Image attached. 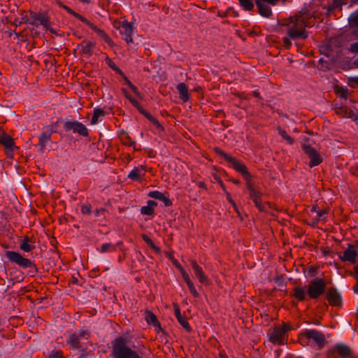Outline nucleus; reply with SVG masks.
Returning a JSON list of instances; mask_svg holds the SVG:
<instances>
[{"label":"nucleus","instance_id":"nucleus-7","mask_svg":"<svg viewBox=\"0 0 358 358\" xmlns=\"http://www.w3.org/2000/svg\"><path fill=\"white\" fill-rule=\"evenodd\" d=\"M326 282L324 279L315 278L308 284L307 294L311 299H316L325 292Z\"/></svg>","mask_w":358,"mask_h":358},{"label":"nucleus","instance_id":"nucleus-46","mask_svg":"<svg viewBox=\"0 0 358 358\" xmlns=\"http://www.w3.org/2000/svg\"><path fill=\"white\" fill-rule=\"evenodd\" d=\"M291 38L288 36H284L282 38L283 46L285 49L289 50L292 46Z\"/></svg>","mask_w":358,"mask_h":358},{"label":"nucleus","instance_id":"nucleus-6","mask_svg":"<svg viewBox=\"0 0 358 358\" xmlns=\"http://www.w3.org/2000/svg\"><path fill=\"white\" fill-rule=\"evenodd\" d=\"M122 91L124 96L130 101L133 106H134L141 115L145 117L152 124H153L156 127L157 129H158L161 131H164V127L159 123V122L154 116H152L148 111L145 110L140 105L138 101L134 98H133L129 94V92L127 91L125 88H122Z\"/></svg>","mask_w":358,"mask_h":358},{"label":"nucleus","instance_id":"nucleus-26","mask_svg":"<svg viewBox=\"0 0 358 358\" xmlns=\"http://www.w3.org/2000/svg\"><path fill=\"white\" fill-rule=\"evenodd\" d=\"M80 340L82 339L80 336H78V334L73 333L68 336L66 343L73 349H80L82 348Z\"/></svg>","mask_w":358,"mask_h":358},{"label":"nucleus","instance_id":"nucleus-36","mask_svg":"<svg viewBox=\"0 0 358 358\" xmlns=\"http://www.w3.org/2000/svg\"><path fill=\"white\" fill-rule=\"evenodd\" d=\"M45 358H65L63 352L56 348L50 352L49 355Z\"/></svg>","mask_w":358,"mask_h":358},{"label":"nucleus","instance_id":"nucleus-30","mask_svg":"<svg viewBox=\"0 0 358 358\" xmlns=\"http://www.w3.org/2000/svg\"><path fill=\"white\" fill-rule=\"evenodd\" d=\"M101 253L112 252L117 250V245L111 243H106L101 245L100 248L97 249Z\"/></svg>","mask_w":358,"mask_h":358},{"label":"nucleus","instance_id":"nucleus-18","mask_svg":"<svg viewBox=\"0 0 358 358\" xmlns=\"http://www.w3.org/2000/svg\"><path fill=\"white\" fill-rule=\"evenodd\" d=\"M145 320L149 325H152L155 328V331L159 334L163 331V329L159 322L157 316L150 310H146L145 311Z\"/></svg>","mask_w":358,"mask_h":358},{"label":"nucleus","instance_id":"nucleus-14","mask_svg":"<svg viewBox=\"0 0 358 358\" xmlns=\"http://www.w3.org/2000/svg\"><path fill=\"white\" fill-rule=\"evenodd\" d=\"M190 265L194 271V275L198 278L199 281L205 285H209L208 276L204 273L203 268L197 264L194 259L190 260Z\"/></svg>","mask_w":358,"mask_h":358},{"label":"nucleus","instance_id":"nucleus-16","mask_svg":"<svg viewBox=\"0 0 358 358\" xmlns=\"http://www.w3.org/2000/svg\"><path fill=\"white\" fill-rule=\"evenodd\" d=\"M120 34L123 36V39L127 42V43H133V33H134V27L132 24L127 21H124L120 27Z\"/></svg>","mask_w":358,"mask_h":358},{"label":"nucleus","instance_id":"nucleus-44","mask_svg":"<svg viewBox=\"0 0 358 358\" xmlns=\"http://www.w3.org/2000/svg\"><path fill=\"white\" fill-rule=\"evenodd\" d=\"M60 120L62 121V118H59L56 122H54V123L51 124L49 126L43 127V129H45L46 131H52V134L57 132V126H58V122Z\"/></svg>","mask_w":358,"mask_h":358},{"label":"nucleus","instance_id":"nucleus-37","mask_svg":"<svg viewBox=\"0 0 358 358\" xmlns=\"http://www.w3.org/2000/svg\"><path fill=\"white\" fill-rule=\"evenodd\" d=\"M349 24L351 27H358V10L350 16Z\"/></svg>","mask_w":358,"mask_h":358},{"label":"nucleus","instance_id":"nucleus-33","mask_svg":"<svg viewBox=\"0 0 358 358\" xmlns=\"http://www.w3.org/2000/svg\"><path fill=\"white\" fill-rule=\"evenodd\" d=\"M105 61L108 66L113 69L116 73L123 75V71L115 64V63L108 56L106 57Z\"/></svg>","mask_w":358,"mask_h":358},{"label":"nucleus","instance_id":"nucleus-4","mask_svg":"<svg viewBox=\"0 0 358 358\" xmlns=\"http://www.w3.org/2000/svg\"><path fill=\"white\" fill-rule=\"evenodd\" d=\"M5 255L11 263L17 264L23 269L29 268V273L34 276L38 273V268L36 264L29 259L24 257L20 252L15 251H6Z\"/></svg>","mask_w":358,"mask_h":358},{"label":"nucleus","instance_id":"nucleus-32","mask_svg":"<svg viewBox=\"0 0 358 358\" xmlns=\"http://www.w3.org/2000/svg\"><path fill=\"white\" fill-rule=\"evenodd\" d=\"M128 178L134 181H139L141 179V171L138 167H134L129 173Z\"/></svg>","mask_w":358,"mask_h":358},{"label":"nucleus","instance_id":"nucleus-54","mask_svg":"<svg viewBox=\"0 0 358 358\" xmlns=\"http://www.w3.org/2000/svg\"><path fill=\"white\" fill-rule=\"evenodd\" d=\"M236 95L241 99L248 100L250 99V95L245 94V92L237 93Z\"/></svg>","mask_w":358,"mask_h":358},{"label":"nucleus","instance_id":"nucleus-8","mask_svg":"<svg viewBox=\"0 0 358 358\" xmlns=\"http://www.w3.org/2000/svg\"><path fill=\"white\" fill-rule=\"evenodd\" d=\"M63 128L66 132L71 131L73 134H78L83 137H87L89 136V131L86 126L77 120L66 119L64 121Z\"/></svg>","mask_w":358,"mask_h":358},{"label":"nucleus","instance_id":"nucleus-19","mask_svg":"<svg viewBox=\"0 0 358 358\" xmlns=\"http://www.w3.org/2000/svg\"><path fill=\"white\" fill-rule=\"evenodd\" d=\"M335 351H336L338 355L343 358L348 357L352 354L350 347L343 343L336 344L334 349L329 350L328 351V355H331L335 352Z\"/></svg>","mask_w":358,"mask_h":358},{"label":"nucleus","instance_id":"nucleus-9","mask_svg":"<svg viewBox=\"0 0 358 358\" xmlns=\"http://www.w3.org/2000/svg\"><path fill=\"white\" fill-rule=\"evenodd\" d=\"M291 330L289 324L283 323L281 327H275L269 336V341L274 345L284 344L287 333Z\"/></svg>","mask_w":358,"mask_h":358},{"label":"nucleus","instance_id":"nucleus-41","mask_svg":"<svg viewBox=\"0 0 358 358\" xmlns=\"http://www.w3.org/2000/svg\"><path fill=\"white\" fill-rule=\"evenodd\" d=\"M78 334V336H80L81 339L88 340L90 336V331L85 327L80 329Z\"/></svg>","mask_w":358,"mask_h":358},{"label":"nucleus","instance_id":"nucleus-49","mask_svg":"<svg viewBox=\"0 0 358 358\" xmlns=\"http://www.w3.org/2000/svg\"><path fill=\"white\" fill-rule=\"evenodd\" d=\"M160 201L164 203V205L166 207L171 206L173 204L172 201L169 197L166 196L164 194L162 196Z\"/></svg>","mask_w":358,"mask_h":358},{"label":"nucleus","instance_id":"nucleus-58","mask_svg":"<svg viewBox=\"0 0 358 358\" xmlns=\"http://www.w3.org/2000/svg\"><path fill=\"white\" fill-rule=\"evenodd\" d=\"M327 214V210H318V211H317V215L318 217H320V218H322L324 219V216Z\"/></svg>","mask_w":358,"mask_h":358},{"label":"nucleus","instance_id":"nucleus-40","mask_svg":"<svg viewBox=\"0 0 358 358\" xmlns=\"http://www.w3.org/2000/svg\"><path fill=\"white\" fill-rule=\"evenodd\" d=\"M279 134L282 136L283 139L286 140L289 145H292L294 143V139L289 135L287 134L285 130L280 129L279 131Z\"/></svg>","mask_w":358,"mask_h":358},{"label":"nucleus","instance_id":"nucleus-61","mask_svg":"<svg viewBox=\"0 0 358 358\" xmlns=\"http://www.w3.org/2000/svg\"><path fill=\"white\" fill-rule=\"evenodd\" d=\"M122 78L125 81V83L129 87H131V85H133L134 84L129 80V78L125 76V74L123 73V75H120Z\"/></svg>","mask_w":358,"mask_h":358},{"label":"nucleus","instance_id":"nucleus-3","mask_svg":"<svg viewBox=\"0 0 358 358\" xmlns=\"http://www.w3.org/2000/svg\"><path fill=\"white\" fill-rule=\"evenodd\" d=\"M127 338L121 336L112 341V355L115 358H143L127 345Z\"/></svg>","mask_w":358,"mask_h":358},{"label":"nucleus","instance_id":"nucleus-39","mask_svg":"<svg viewBox=\"0 0 358 358\" xmlns=\"http://www.w3.org/2000/svg\"><path fill=\"white\" fill-rule=\"evenodd\" d=\"M141 213L145 215H152L155 214V210L147 205L141 208Z\"/></svg>","mask_w":358,"mask_h":358},{"label":"nucleus","instance_id":"nucleus-23","mask_svg":"<svg viewBox=\"0 0 358 358\" xmlns=\"http://www.w3.org/2000/svg\"><path fill=\"white\" fill-rule=\"evenodd\" d=\"M52 134V131H46L45 129H43V131L41 134V135L38 137V146L40 147V151L43 152L45 149L46 144L48 141L51 139V136Z\"/></svg>","mask_w":358,"mask_h":358},{"label":"nucleus","instance_id":"nucleus-57","mask_svg":"<svg viewBox=\"0 0 358 358\" xmlns=\"http://www.w3.org/2000/svg\"><path fill=\"white\" fill-rule=\"evenodd\" d=\"M196 184L199 188L207 190V186L203 181H197Z\"/></svg>","mask_w":358,"mask_h":358},{"label":"nucleus","instance_id":"nucleus-55","mask_svg":"<svg viewBox=\"0 0 358 358\" xmlns=\"http://www.w3.org/2000/svg\"><path fill=\"white\" fill-rule=\"evenodd\" d=\"M106 211V209L105 208H101L96 209L94 213L96 217H99V215L103 214Z\"/></svg>","mask_w":358,"mask_h":358},{"label":"nucleus","instance_id":"nucleus-53","mask_svg":"<svg viewBox=\"0 0 358 358\" xmlns=\"http://www.w3.org/2000/svg\"><path fill=\"white\" fill-rule=\"evenodd\" d=\"M350 50L354 53H358V42L352 43L350 45Z\"/></svg>","mask_w":358,"mask_h":358},{"label":"nucleus","instance_id":"nucleus-38","mask_svg":"<svg viewBox=\"0 0 358 358\" xmlns=\"http://www.w3.org/2000/svg\"><path fill=\"white\" fill-rule=\"evenodd\" d=\"M349 24L351 27H358V10L350 16Z\"/></svg>","mask_w":358,"mask_h":358},{"label":"nucleus","instance_id":"nucleus-1","mask_svg":"<svg viewBox=\"0 0 358 358\" xmlns=\"http://www.w3.org/2000/svg\"><path fill=\"white\" fill-rule=\"evenodd\" d=\"M214 152L223 158L227 162H228L231 167H232L236 171L239 173L245 181V187L248 192L250 199L253 201L256 208L260 212L266 213L271 208V204L269 202H262V197L263 193L257 187L255 182L252 180V176L248 171V169L245 164L241 160L237 159L235 157H231L221 148L215 147L213 149Z\"/></svg>","mask_w":358,"mask_h":358},{"label":"nucleus","instance_id":"nucleus-52","mask_svg":"<svg viewBox=\"0 0 358 358\" xmlns=\"http://www.w3.org/2000/svg\"><path fill=\"white\" fill-rule=\"evenodd\" d=\"M93 114L99 117L100 116H103L105 115V112L101 108H96L93 110Z\"/></svg>","mask_w":358,"mask_h":358},{"label":"nucleus","instance_id":"nucleus-43","mask_svg":"<svg viewBox=\"0 0 358 358\" xmlns=\"http://www.w3.org/2000/svg\"><path fill=\"white\" fill-rule=\"evenodd\" d=\"M164 195V194L159 191H157V190H155V191H151L148 193V196L150 198H153V199H157V200H161L162 196Z\"/></svg>","mask_w":358,"mask_h":358},{"label":"nucleus","instance_id":"nucleus-13","mask_svg":"<svg viewBox=\"0 0 358 358\" xmlns=\"http://www.w3.org/2000/svg\"><path fill=\"white\" fill-rule=\"evenodd\" d=\"M89 26L103 41L108 44L110 47H113L115 45V43L110 38V37L106 33V31L103 29H99L94 24L90 22L87 18L86 20L83 22Z\"/></svg>","mask_w":358,"mask_h":358},{"label":"nucleus","instance_id":"nucleus-42","mask_svg":"<svg viewBox=\"0 0 358 358\" xmlns=\"http://www.w3.org/2000/svg\"><path fill=\"white\" fill-rule=\"evenodd\" d=\"M78 334V336H80L81 339L88 340L90 336V331L85 327L80 329Z\"/></svg>","mask_w":358,"mask_h":358},{"label":"nucleus","instance_id":"nucleus-10","mask_svg":"<svg viewBox=\"0 0 358 358\" xmlns=\"http://www.w3.org/2000/svg\"><path fill=\"white\" fill-rule=\"evenodd\" d=\"M301 148L310 159L308 165L310 168L318 166L322 162L323 158L320 152L310 145L303 144Z\"/></svg>","mask_w":358,"mask_h":358},{"label":"nucleus","instance_id":"nucleus-56","mask_svg":"<svg viewBox=\"0 0 358 358\" xmlns=\"http://www.w3.org/2000/svg\"><path fill=\"white\" fill-rule=\"evenodd\" d=\"M124 144L128 145V146H132L135 144V142L131 140V138L129 136L126 137V140L123 142Z\"/></svg>","mask_w":358,"mask_h":358},{"label":"nucleus","instance_id":"nucleus-31","mask_svg":"<svg viewBox=\"0 0 358 358\" xmlns=\"http://www.w3.org/2000/svg\"><path fill=\"white\" fill-rule=\"evenodd\" d=\"M184 280L185 281L190 293L192 294V296L195 298H199L200 296L199 292L196 291L194 282L190 279L189 276H188L187 278H185Z\"/></svg>","mask_w":358,"mask_h":358},{"label":"nucleus","instance_id":"nucleus-20","mask_svg":"<svg viewBox=\"0 0 358 358\" xmlns=\"http://www.w3.org/2000/svg\"><path fill=\"white\" fill-rule=\"evenodd\" d=\"M173 308L174 314L178 322L186 330L187 332L190 333L192 331V329L187 322V318L182 315L179 306L177 303H173Z\"/></svg>","mask_w":358,"mask_h":358},{"label":"nucleus","instance_id":"nucleus-45","mask_svg":"<svg viewBox=\"0 0 358 358\" xmlns=\"http://www.w3.org/2000/svg\"><path fill=\"white\" fill-rule=\"evenodd\" d=\"M83 214L90 215L92 213V206L90 204L83 205L80 208Z\"/></svg>","mask_w":358,"mask_h":358},{"label":"nucleus","instance_id":"nucleus-2","mask_svg":"<svg viewBox=\"0 0 358 358\" xmlns=\"http://www.w3.org/2000/svg\"><path fill=\"white\" fill-rule=\"evenodd\" d=\"M313 17V15L310 13V16L304 15L301 17H289L288 19H283L280 22L282 27H285L287 34L292 40L299 38L305 40L308 37V33L306 30V27H310L313 25L312 22L310 20Z\"/></svg>","mask_w":358,"mask_h":358},{"label":"nucleus","instance_id":"nucleus-51","mask_svg":"<svg viewBox=\"0 0 358 358\" xmlns=\"http://www.w3.org/2000/svg\"><path fill=\"white\" fill-rule=\"evenodd\" d=\"M310 11L307 8H302L298 13L294 15L293 17H299V18L301 17L304 15H308L310 16Z\"/></svg>","mask_w":358,"mask_h":358},{"label":"nucleus","instance_id":"nucleus-64","mask_svg":"<svg viewBox=\"0 0 358 358\" xmlns=\"http://www.w3.org/2000/svg\"><path fill=\"white\" fill-rule=\"evenodd\" d=\"M322 253L324 256L330 255L331 253V250L329 248L322 249Z\"/></svg>","mask_w":358,"mask_h":358},{"label":"nucleus","instance_id":"nucleus-50","mask_svg":"<svg viewBox=\"0 0 358 358\" xmlns=\"http://www.w3.org/2000/svg\"><path fill=\"white\" fill-rule=\"evenodd\" d=\"M317 274V268L310 266L308 270V275L309 277H315Z\"/></svg>","mask_w":358,"mask_h":358},{"label":"nucleus","instance_id":"nucleus-15","mask_svg":"<svg viewBox=\"0 0 358 358\" xmlns=\"http://www.w3.org/2000/svg\"><path fill=\"white\" fill-rule=\"evenodd\" d=\"M326 299L329 304L333 306H338L342 303L341 295L335 287H329L328 289Z\"/></svg>","mask_w":358,"mask_h":358},{"label":"nucleus","instance_id":"nucleus-29","mask_svg":"<svg viewBox=\"0 0 358 358\" xmlns=\"http://www.w3.org/2000/svg\"><path fill=\"white\" fill-rule=\"evenodd\" d=\"M141 237L146 244L148 245L157 254H159L161 252L160 248L157 246L148 235L142 234Z\"/></svg>","mask_w":358,"mask_h":358},{"label":"nucleus","instance_id":"nucleus-28","mask_svg":"<svg viewBox=\"0 0 358 358\" xmlns=\"http://www.w3.org/2000/svg\"><path fill=\"white\" fill-rule=\"evenodd\" d=\"M306 287H295L293 289L292 296L295 297L299 301H303L306 299L307 291L306 292Z\"/></svg>","mask_w":358,"mask_h":358},{"label":"nucleus","instance_id":"nucleus-47","mask_svg":"<svg viewBox=\"0 0 358 358\" xmlns=\"http://www.w3.org/2000/svg\"><path fill=\"white\" fill-rule=\"evenodd\" d=\"M175 266L180 271V273L183 279L187 278L188 276H189L188 273L183 268V267L179 262Z\"/></svg>","mask_w":358,"mask_h":358},{"label":"nucleus","instance_id":"nucleus-17","mask_svg":"<svg viewBox=\"0 0 358 358\" xmlns=\"http://www.w3.org/2000/svg\"><path fill=\"white\" fill-rule=\"evenodd\" d=\"M0 144L3 145L6 148V153L7 155H12L14 152V140L9 135L3 133L0 136Z\"/></svg>","mask_w":358,"mask_h":358},{"label":"nucleus","instance_id":"nucleus-11","mask_svg":"<svg viewBox=\"0 0 358 358\" xmlns=\"http://www.w3.org/2000/svg\"><path fill=\"white\" fill-rule=\"evenodd\" d=\"M358 247V241H355L353 244L348 243V247L341 255L338 254V257L343 262H348L351 264H355L357 257V251L356 248Z\"/></svg>","mask_w":358,"mask_h":358},{"label":"nucleus","instance_id":"nucleus-22","mask_svg":"<svg viewBox=\"0 0 358 358\" xmlns=\"http://www.w3.org/2000/svg\"><path fill=\"white\" fill-rule=\"evenodd\" d=\"M258 13L264 17H270L272 15V10L269 4L261 3L259 1H255Z\"/></svg>","mask_w":358,"mask_h":358},{"label":"nucleus","instance_id":"nucleus-24","mask_svg":"<svg viewBox=\"0 0 358 358\" xmlns=\"http://www.w3.org/2000/svg\"><path fill=\"white\" fill-rule=\"evenodd\" d=\"M34 241L32 238L25 236L20 243V248L24 252H29L35 249Z\"/></svg>","mask_w":358,"mask_h":358},{"label":"nucleus","instance_id":"nucleus-48","mask_svg":"<svg viewBox=\"0 0 358 358\" xmlns=\"http://www.w3.org/2000/svg\"><path fill=\"white\" fill-rule=\"evenodd\" d=\"M166 257L176 266L179 262L173 257V252H166Z\"/></svg>","mask_w":358,"mask_h":358},{"label":"nucleus","instance_id":"nucleus-34","mask_svg":"<svg viewBox=\"0 0 358 358\" xmlns=\"http://www.w3.org/2000/svg\"><path fill=\"white\" fill-rule=\"evenodd\" d=\"M62 8H64L68 13H69L71 15H73V17H76L80 21L84 22L85 20H86V17L80 15L78 13H76V11L72 10L70 7H69L66 5H62Z\"/></svg>","mask_w":358,"mask_h":358},{"label":"nucleus","instance_id":"nucleus-27","mask_svg":"<svg viewBox=\"0 0 358 358\" xmlns=\"http://www.w3.org/2000/svg\"><path fill=\"white\" fill-rule=\"evenodd\" d=\"M344 1L345 0H334L331 5L323 6L322 8L327 10L326 15L329 16L334 10L337 8L341 9L342 5L345 3Z\"/></svg>","mask_w":358,"mask_h":358},{"label":"nucleus","instance_id":"nucleus-35","mask_svg":"<svg viewBox=\"0 0 358 358\" xmlns=\"http://www.w3.org/2000/svg\"><path fill=\"white\" fill-rule=\"evenodd\" d=\"M241 6L247 11L252 10L254 8V3L252 0H238Z\"/></svg>","mask_w":358,"mask_h":358},{"label":"nucleus","instance_id":"nucleus-25","mask_svg":"<svg viewBox=\"0 0 358 358\" xmlns=\"http://www.w3.org/2000/svg\"><path fill=\"white\" fill-rule=\"evenodd\" d=\"M176 89L179 92V97L183 103L187 102L189 99V94L187 85L184 83H180L177 85Z\"/></svg>","mask_w":358,"mask_h":358},{"label":"nucleus","instance_id":"nucleus-62","mask_svg":"<svg viewBox=\"0 0 358 358\" xmlns=\"http://www.w3.org/2000/svg\"><path fill=\"white\" fill-rule=\"evenodd\" d=\"M122 78L125 81V83L129 87H131V85H133L134 84L129 80V78L125 76V74L123 73V75H120Z\"/></svg>","mask_w":358,"mask_h":358},{"label":"nucleus","instance_id":"nucleus-60","mask_svg":"<svg viewBox=\"0 0 358 358\" xmlns=\"http://www.w3.org/2000/svg\"><path fill=\"white\" fill-rule=\"evenodd\" d=\"M122 78L125 81V83L129 87H131V85H133L134 84L129 80V78L125 76V74L123 73V75H120Z\"/></svg>","mask_w":358,"mask_h":358},{"label":"nucleus","instance_id":"nucleus-63","mask_svg":"<svg viewBox=\"0 0 358 358\" xmlns=\"http://www.w3.org/2000/svg\"><path fill=\"white\" fill-rule=\"evenodd\" d=\"M147 205H148L150 207L152 208L155 210V207L157 206V202H156L154 200H148L147 201Z\"/></svg>","mask_w":358,"mask_h":358},{"label":"nucleus","instance_id":"nucleus-59","mask_svg":"<svg viewBox=\"0 0 358 358\" xmlns=\"http://www.w3.org/2000/svg\"><path fill=\"white\" fill-rule=\"evenodd\" d=\"M130 89L132 90V92L137 96H140L141 95V93L138 89V87L136 86H135L134 85H131V87H130Z\"/></svg>","mask_w":358,"mask_h":358},{"label":"nucleus","instance_id":"nucleus-12","mask_svg":"<svg viewBox=\"0 0 358 358\" xmlns=\"http://www.w3.org/2000/svg\"><path fill=\"white\" fill-rule=\"evenodd\" d=\"M304 336L308 340H313L318 346L322 348L326 343L324 334L315 329H307L303 333Z\"/></svg>","mask_w":358,"mask_h":358},{"label":"nucleus","instance_id":"nucleus-5","mask_svg":"<svg viewBox=\"0 0 358 358\" xmlns=\"http://www.w3.org/2000/svg\"><path fill=\"white\" fill-rule=\"evenodd\" d=\"M33 26L38 27L42 25L46 30L52 34H56V31L51 27L49 17L46 13L42 12H29V18L25 21Z\"/></svg>","mask_w":358,"mask_h":358},{"label":"nucleus","instance_id":"nucleus-21","mask_svg":"<svg viewBox=\"0 0 358 358\" xmlns=\"http://www.w3.org/2000/svg\"><path fill=\"white\" fill-rule=\"evenodd\" d=\"M95 43L90 41L84 40L78 45V48L82 55L92 56L95 48Z\"/></svg>","mask_w":358,"mask_h":358}]
</instances>
